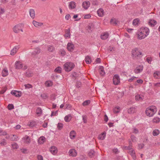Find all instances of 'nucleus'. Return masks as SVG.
Segmentation results:
<instances>
[{"mask_svg":"<svg viewBox=\"0 0 160 160\" xmlns=\"http://www.w3.org/2000/svg\"><path fill=\"white\" fill-rule=\"evenodd\" d=\"M149 33V28L146 27H142L138 32V38L140 39L145 38L148 35Z\"/></svg>","mask_w":160,"mask_h":160,"instance_id":"1","label":"nucleus"},{"mask_svg":"<svg viewBox=\"0 0 160 160\" xmlns=\"http://www.w3.org/2000/svg\"><path fill=\"white\" fill-rule=\"evenodd\" d=\"M157 111L156 107L154 106H152L146 109V113L148 116L152 117L156 113Z\"/></svg>","mask_w":160,"mask_h":160,"instance_id":"2","label":"nucleus"},{"mask_svg":"<svg viewBox=\"0 0 160 160\" xmlns=\"http://www.w3.org/2000/svg\"><path fill=\"white\" fill-rule=\"evenodd\" d=\"M74 64L72 62H67L65 63L63 65L65 71L69 72L71 71L75 67Z\"/></svg>","mask_w":160,"mask_h":160,"instance_id":"3","label":"nucleus"},{"mask_svg":"<svg viewBox=\"0 0 160 160\" xmlns=\"http://www.w3.org/2000/svg\"><path fill=\"white\" fill-rule=\"evenodd\" d=\"M132 56L133 58H138L141 57L142 53L139 49L137 48H133L132 51Z\"/></svg>","mask_w":160,"mask_h":160,"instance_id":"4","label":"nucleus"},{"mask_svg":"<svg viewBox=\"0 0 160 160\" xmlns=\"http://www.w3.org/2000/svg\"><path fill=\"white\" fill-rule=\"evenodd\" d=\"M23 26V25L22 23H20L15 25L13 29L14 32L16 33L19 32L20 31L22 32H23L22 30Z\"/></svg>","mask_w":160,"mask_h":160,"instance_id":"5","label":"nucleus"},{"mask_svg":"<svg viewBox=\"0 0 160 160\" xmlns=\"http://www.w3.org/2000/svg\"><path fill=\"white\" fill-rule=\"evenodd\" d=\"M113 84L114 85H118L120 83V79L119 77L118 74L114 75L113 78Z\"/></svg>","mask_w":160,"mask_h":160,"instance_id":"6","label":"nucleus"},{"mask_svg":"<svg viewBox=\"0 0 160 160\" xmlns=\"http://www.w3.org/2000/svg\"><path fill=\"white\" fill-rule=\"evenodd\" d=\"M143 68V66L142 65H138L134 69V72L137 74L140 73L142 72Z\"/></svg>","mask_w":160,"mask_h":160,"instance_id":"7","label":"nucleus"},{"mask_svg":"<svg viewBox=\"0 0 160 160\" xmlns=\"http://www.w3.org/2000/svg\"><path fill=\"white\" fill-rule=\"evenodd\" d=\"M23 64L19 61H17L15 64V68L16 69H20L22 68Z\"/></svg>","mask_w":160,"mask_h":160,"instance_id":"8","label":"nucleus"},{"mask_svg":"<svg viewBox=\"0 0 160 160\" xmlns=\"http://www.w3.org/2000/svg\"><path fill=\"white\" fill-rule=\"evenodd\" d=\"M68 50L70 52H72L74 49L75 46L72 42H68L67 45Z\"/></svg>","mask_w":160,"mask_h":160,"instance_id":"9","label":"nucleus"},{"mask_svg":"<svg viewBox=\"0 0 160 160\" xmlns=\"http://www.w3.org/2000/svg\"><path fill=\"white\" fill-rule=\"evenodd\" d=\"M11 93L17 97H20L22 95L21 92L19 91H12L11 92Z\"/></svg>","mask_w":160,"mask_h":160,"instance_id":"10","label":"nucleus"},{"mask_svg":"<svg viewBox=\"0 0 160 160\" xmlns=\"http://www.w3.org/2000/svg\"><path fill=\"white\" fill-rule=\"evenodd\" d=\"M41 51V49L37 47L34 49L33 51L31 53V55L35 56L39 54Z\"/></svg>","mask_w":160,"mask_h":160,"instance_id":"11","label":"nucleus"},{"mask_svg":"<svg viewBox=\"0 0 160 160\" xmlns=\"http://www.w3.org/2000/svg\"><path fill=\"white\" fill-rule=\"evenodd\" d=\"M70 29L69 28L68 29H66L65 30V34L64 36L66 38H70L71 37V34L70 33Z\"/></svg>","mask_w":160,"mask_h":160,"instance_id":"12","label":"nucleus"},{"mask_svg":"<svg viewBox=\"0 0 160 160\" xmlns=\"http://www.w3.org/2000/svg\"><path fill=\"white\" fill-rule=\"evenodd\" d=\"M68 153L70 156L72 157H75L77 155V152L76 151L73 149H70Z\"/></svg>","mask_w":160,"mask_h":160,"instance_id":"13","label":"nucleus"},{"mask_svg":"<svg viewBox=\"0 0 160 160\" xmlns=\"http://www.w3.org/2000/svg\"><path fill=\"white\" fill-rule=\"evenodd\" d=\"M22 139L23 140L24 142L26 143L29 144L30 143V139L27 135H26Z\"/></svg>","mask_w":160,"mask_h":160,"instance_id":"14","label":"nucleus"},{"mask_svg":"<svg viewBox=\"0 0 160 160\" xmlns=\"http://www.w3.org/2000/svg\"><path fill=\"white\" fill-rule=\"evenodd\" d=\"M50 151L52 154L55 155L57 153L58 150L56 147L52 146L50 149Z\"/></svg>","mask_w":160,"mask_h":160,"instance_id":"15","label":"nucleus"},{"mask_svg":"<svg viewBox=\"0 0 160 160\" xmlns=\"http://www.w3.org/2000/svg\"><path fill=\"white\" fill-rule=\"evenodd\" d=\"M19 48V46H15L11 51V55H14Z\"/></svg>","mask_w":160,"mask_h":160,"instance_id":"16","label":"nucleus"},{"mask_svg":"<svg viewBox=\"0 0 160 160\" xmlns=\"http://www.w3.org/2000/svg\"><path fill=\"white\" fill-rule=\"evenodd\" d=\"M68 7L69 9H73L76 7V3L73 1H71L70 2Z\"/></svg>","mask_w":160,"mask_h":160,"instance_id":"17","label":"nucleus"},{"mask_svg":"<svg viewBox=\"0 0 160 160\" xmlns=\"http://www.w3.org/2000/svg\"><path fill=\"white\" fill-rule=\"evenodd\" d=\"M90 3L89 1H85L83 2L82 6L85 9H87L89 7Z\"/></svg>","mask_w":160,"mask_h":160,"instance_id":"18","label":"nucleus"},{"mask_svg":"<svg viewBox=\"0 0 160 160\" xmlns=\"http://www.w3.org/2000/svg\"><path fill=\"white\" fill-rule=\"evenodd\" d=\"M136 111V108L134 107H132L128 109V112L129 114H132L135 112Z\"/></svg>","mask_w":160,"mask_h":160,"instance_id":"19","label":"nucleus"},{"mask_svg":"<svg viewBox=\"0 0 160 160\" xmlns=\"http://www.w3.org/2000/svg\"><path fill=\"white\" fill-rule=\"evenodd\" d=\"M106 135V132H104L98 136V138L100 140H103L105 139Z\"/></svg>","mask_w":160,"mask_h":160,"instance_id":"20","label":"nucleus"},{"mask_svg":"<svg viewBox=\"0 0 160 160\" xmlns=\"http://www.w3.org/2000/svg\"><path fill=\"white\" fill-rule=\"evenodd\" d=\"M45 138L44 137L42 136L39 138L38 142L40 144H42L45 142Z\"/></svg>","mask_w":160,"mask_h":160,"instance_id":"21","label":"nucleus"},{"mask_svg":"<svg viewBox=\"0 0 160 160\" xmlns=\"http://www.w3.org/2000/svg\"><path fill=\"white\" fill-rule=\"evenodd\" d=\"M32 23L33 25L36 27H41L43 25L42 23L38 22L35 21H33Z\"/></svg>","mask_w":160,"mask_h":160,"instance_id":"22","label":"nucleus"},{"mask_svg":"<svg viewBox=\"0 0 160 160\" xmlns=\"http://www.w3.org/2000/svg\"><path fill=\"white\" fill-rule=\"evenodd\" d=\"M8 75V71L6 68H4L2 72V75L3 77L7 76Z\"/></svg>","mask_w":160,"mask_h":160,"instance_id":"23","label":"nucleus"},{"mask_svg":"<svg viewBox=\"0 0 160 160\" xmlns=\"http://www.w3.org/2000/svg\"><path fill=\"white\" fill-rule=\"evenodd\" d=\"M85 60L87 64H89L91 62V58L88 55L86 57Z\"/></svg>","mask_w":160,"mask_h":160,"instance_id":"24","label":"nucleus"},{"mask_svg":"<svg viewBox=\"0 0 160 160\" xmlns=\"http://www.w3.org/2000/svg\"><path fill=\"white\" fill-rule=\"evenodd\" d=\"M99 69H100L99 72L100 75L102 76L104 75L105 73L104 71L103 67L102 66H100L99 67Z\"/></svg>","mask_w":160,"mask_h":160,"instance_id":"25","label":"nucleus"},{"mask_svg":"<svg viewBox=\"0 0 160 160\" xmlns=\"http://www.w3.org/2000/svg\"><path fill=\"white\" fill-rule=\"evenodd\" d=\"M76 133L75 131L72 130L69 133V136L71 139H73L76 136Z\"/></svg>","mask_w":160,"mask_h":160,"instance_id":"26","label":"nucleus"},{"mask_svg":"<svg viewBox=\"0 0 160 160\" xmlns=\"http://www.w3.org/2000/svg\"><path fill=\"white\" fill-rule=\"evenodd\" d=\"M109 36V34L108 33H103L101 35V38L102 39L105 40L107 39Z\"/></svg>","mask_w":160,"mask_h":160,"instance_id":"27","label":"nucleus"},{"mask_svg":"<svg viewBox=\"0 0 160 160\" xmlns=\"http://www.w3.org/2000/svg\"><path fill=\"white\" fill-rule=\"evenodd\" d=\"M153 76L156 78H159L160 77V72L159 71L155 72L153 73Z\"/></svg>","mask_w":160,"mask_h":160,"instance_id":"28","label":"nucleus"},{"mask_svg":"<svg viewBox=\"0 0 160 160\" xmlns=\"http://www.w3.org/2000/svg\"><path fill=\"white\" fill-rule=\"evenodd\" d=\"M97 13L99 16L102 17L103 15V10L102 9L100 8L98 10Z\"/></svg>","mask_w":160,"mask_h":160,"instance_id":"29","label":"nucleus"},{"mask_svg":"<svg viewBox=\"0 0 160 160\" xmlns=\"http://www.w3.org/2000/svg\"><path fill=\"white\" fill-rule=\"evenodd\" d=\"M130 154L132 156L133 159L134 160H136V156L135 155V152L134 150H132L130 152Z\"/></svg>","mask_w":160,"mask_h":160,"instance_id":"30","label":"nucleus"},{"mask_svg":"<svg viewBox=\"0 0 160 160\" xmlns=\"http://www.w3.org/2000/svg\"><path fill=\"white\" fill-rule=\"evenodd\" d=\"M29 14L30 16L33 18L35 17V11L33 9H30L29 10Z\"/></svg>","mask_w":160,"mask_h":160,"instance_id":"31","label":"nucleus"},{"mask_svg":"<svg viewBox=\"0 0 160 160\" xmlns=\"http://www.w3.org/2000/svg\"><path fill=\"white\" fill-rule=\"evenodd\" d=\"M95 152L93 150H91L89 151L88 153V155L90 158L93 157L95 155Z\"/></svg>","mask_w":160,"mask_h":160,"instance_id":"32","label":"nucleus"},{"mask_svg":"<svg viewBox=\"0 0 160 160\" xmlns=\"http://www.w3.org/2000/svg\"><path fill=\"white\" fill-rule=\"evenodd\" d=\"M157 22L156 21L154 20H151L149 22V24L151 25V26H154L155 25H156L157 24Z\"/></svg>","mask_w":160,"mask_h":160,"instance_id":"33","label":"nucleus"},{"mask_svg":"<svg viewBox=\"0 0 160 160\" xmlns=\"http://www.w3.org/2000/svg\"><path fill=\"white\" fill-rule=\"evenodd\" d=\"M62 68L60 67H58L54 70V72L58 73H61Z\"/></svg>","mask_w":160,"mask_h":160,"instance_id":"34","label":"nucleus"},{"mask_svg":"<svg viewBox=\"0 0 160 160\" xmlns=\"http://www.w3.org/2000/svg\"><path fill=\"white\" fill-rule=\"evenodd\" d=\"M143 96H140V95H137L135 96V98L136 100L141 101L142 100L143 98Z\"/></svg>","mask_w":160,"mask_h":160,"instance_id":"35","label":"nucleus"},{"mask_svg":"<svg viewBox=\"0 0 160 160\" xmlns=\"http://www.w3.org/2000/svg\"><path fill=\"white\" fill-rule=\"evenodd\" d=\"M120 110V107H115L113 109V111L114 113H117L119 112Z\"/></svg>","mask_w":160,"mask_h":160,"instance_id":"36","label":"nucleus"},{"mask_svg":"<svg viewBox=\"0 0 160 160\" xmlns=\"http://www.w3.org/2000/svg\"><path fill=\"white\" fill-rule=\"evenodd\" d=\"M139 21V20L138 18H136L134 19L132 22L133 25L134 26L138 25Z\"/></svg>","mask_w":160,"mask_h":160,"instance_id":"37","label":"nucleus"},{"mask_svg":"<svg viewBox=\"0 0 160 160\" xmlns=\"http://www.w3.org/2000/svg\"><path fill=\"white\" fill-rule=\"evenodd\" d=\"M12 148L13 149H17L19 148V146L16 142H14L11 145Z\"/></svg>","mask_w":160,"mask_h":160,"instance_id":"38","label":"nucleus"},{"mask_svg":"<svg viewBox=\"0 0 160 160\" xmlns=\"http://www.w3.org/2000/svg\"><path fill=\"white\" fill-rule=\"evenodd\" d=\"M159 133V131L158 129H155L152 132V135L154 136H156Z\"/></svg>","mask_w":160,"mask_h":160,"instance_id":"39","label":"nucleus"},{"mask_svg":"<svg viewBox=\"0 0 160 160\" xmlns=\"http://www.w3.org/2000/svg\"><path fill=\"white\" fill-rule=\"evenodd\" d=\"M55 50L54 47L52 46H48V51L49 52H53Z\"/></svg>","mask_w":160,"mask_h":160,"instance_id":"40","label":"nucleus"},{"mask_svg":"<svg viewBox=\"0 0 160 160\" xmlns=\"http://www.w3.org/2000/svg\"><path fill=\"white\" fill-rule=\"evenodd\" d=\"M36 113L37 114H41L42 113V110L40 107H38L36 110Z\"/></svg>","mask_w":160,"mask_h":160,"instance_id":"41","label":"nucleus"},{"mask_svg":"<svg viewBox=\"0 0 160 160\" xmlns=\"http://www.w3.org/2000/svg\"><path fill=\"white\" fill-rule=\"evenodd\" d=\"M160 122V118L157 117L154 118L153 119V122L154 123H158Z\"/></svg>","mask_w":160,"mask_h":160,"instance_id":"42","label":"nucleus"},{"mask_svg":"<svg viewBox=\"0 0 160 160\" xmlns=\"http://www.w3.org/2000/svg\"><path fill=\"white\" fill-rule=\"evenodd\" d=\"M45 85L47 87H49L52 85V82L51 81H47L45 82Z\"/></svg>","mask_w":160,"mask_h":160,"instance_id":"43","label":"nucleus"},{"mask_svg":"<svg viewBox=\"0 0 160 160\" xmlns=\"http://www.w3.org/2000/svg\"><path fill=\"white\" fill-rule=\"evenodd\" d=\"M131 139L133 142H137V138L134 135H132L131 136Z\"/></svg>","mask_w":160,"mask_h":160,"instance_id":"44","label":"nucleus"},{"mask_svg":"<svg viewBox=\"0 0 160 160\" xmlns=\"http://www.w3.org/2000/svg\"><path fill=\"white\" fill-rule=\"evenodd\" d=\"M18 137L15 135H13L12 137L11 138L12 141H17L18 140Z\"/></svg>","mask_w":160,"mask_h":160,"instance_id":"45","label":"nucleus"},{"mask_svg":"<svg viewBox=\"0 0 160 160\" xmlns=\"http://www.w3.org/2000/svg\"><path fill=\"white\" fill-rule=\"evenodd\" d=\"M78 75L77 74V73L76 72H73L72 74V78L74 79H75L77 78L78 77Z\"/></svg>","mask_w":160,"mask_h":160,"instance_id":"46","label":"nucleus"},{"mask_svg":"<svg viewBox=\"0 0 160 160\" xmlns=\"http://www.w3.org/2000/svg\"><path fill=\"white\" fill-rule=\"evenodd\" d=\"M90 102V100H87L84 101L82 103V105L85 106L88 105Z\"/></svg>","mask_w":160,"mask_h":160,"instance_id":"47","label":"nucleus"},{"mask_svg":"<svg viewBox=\"0 0 160 160\" xmlns=\"http://www.w3.org/2000/svg\"><path fill=\"white\" fill-rule=\"evenodd\" d=\"M87 30L89 32H92L93 30V26L92 24H89L88 25Z\"/></svg>","mask_w":160,"mask_h":160,"instance_id":"48","label":"nucleus"},{"mask_svg":"<svg viewBox=\"0 0 160 160\" xmlns=\"http://www.w3.org/2000/svg\"><path fill=\"white\" fill-rule=\"evenodd\" d=\"M110 22L112 24L116 25L117 24V21L115 19H111Z\"/></svg>","mask_w":160,"mask_h":160,"instance_id":"49","label":"nucleus"},{"mask_svg":"<svg viewBox=\"0 0 160 160\" xmlns=\"http://www.w3.org/2000/svg\"><path fill=\"white\" fill-rule=\"evenodd\" d=\"M71 117V115L70 114H68L67 116H66L64 118L65 121L66 122H69L70 120L69 119V117Z\"/></svg>","mask_w":160,"mask_h":160,"instance_id":"50","label":"nucleus"},{"mask_svg":"<svg viewBox=\"0 0 160 160\" xmlns=\"http://www.w3.org/2000/svg\"><path fill=\"white\" fill-rule=\"evenodd\" d=\"M63 127V124L61 123H59L57 126V128L59 130L62 129Z\"/></svg>","mask_w":160,"mask_h":160,"instance_id":"51","label":"nucleus"},{"mask_svg":"<svg viewBox=\"0 0 160 160\" xmlns=\"http://www.w3.org/2000/svg\"><path fill=\"white\" fill-rule=\"evenodd\" d=\"M14 108V107L13 104H9L8 106V108L9 110L13 109Z\"/></svg>","mask_w":160,"mask_h":160,"instance_id":"52","label":"nucleus"},{"mask_svg":"<svg viewBox=\"0 0 160 160\" xmlns=\"http://www.w3.org/2000/svg\"><path fill=\"white\" fill-rule=\"evenodd\" d=\"M59 53L62 56H64L66 54V52L64 49H61L59 51Z\"/></svg>","mask_w":160,"mask_h":160,"instance_id":"53","label":"nucleus"},{"mask_svg":"<svg viewBox=\"0 0 160 160\" xmlns=\"http://www.w3.org/2000/svg\"><path fill=\"white\" fill-rule=\"evenodd\" d=\"M58 110L56 111L55 112H52L51 116L52 117L57 116L58 114Z\"/></svg>","mask_w":160,"mask_h":160,"instance_id":"54","label":"nucleus"},{"mask_svg":"<svg viewBox=\"0 0 160 160\" xmlns=\"http://www.w3.org/2000/svg\"><path fill=\"white\" fill-rule=\"evenodd\" d=\"M35 125L36 123L35 122L32 121L30 122L29 124V126L30 127H33Z\"/></svg>","mask_w":160,"mask_h":160,"instance_id":"55","label":"nucleus"},{"mask_svg":"<svg viewBox=\"0 0 160 160\" xmlns=\"http://www.w3.org/2000/svg\"><path fill=\"white\" fill-rule=\"evenodd\" d=\"M24 86L25 87V88L27 89H29L30 88H32V85L29 84H25L24 85Z\"/></svg>","mask_w":160,"mask_h":160,"instance_id":"56","label":"nucleus"},{"mask_svg":"<svg viewBox=\"0 0 160 160\" xmlns=\"http://www.w3.org/2000/svg\"><path fill=\"white\" fill-rule=\"evenodd\" d=\"M152 58L151 57H148L146 58V61L149 64H151V62L152 61Z\"/></svg>","mask_w":160,"mask_h":160,"instance_id":"57","label":"nucleus"},{"mask_svg":"<svg viewBox=\"0 0 160 160\" xmlns=\"http://www.w3.org/2000/svg\"><path fill=\"white\" fill-rule=\"evenodd\" d=\"M41 96L43 99H46L48 98V96L45 93L42 94L41 95Z\"/></svg>","mask_w":160,"mask_h":160,"instance_id":"58","label":"nucleus"},{"mask_svg":"<svg viewBox=\"0 0 160 160\" xmlns=\"http://www.w3.org/2000/svg\"><path fill=\"white\" fill-rule=\"evenodd\" d=\"M32 74V73H31L30 72L28 71L26 72L25 75L27 77H29L31 76Z\"/></svg>","mask_w":160,"mask_h":160,"instance_id":"59","label":"nucleus"},{"mask_svg":"<svg viewBox=\"0 0 160 160\" xmlns=\"http://www.w3.org/2000/svg\"><path fill=\"white\" fill-rule=\"evenodd\" d=\"M132 132L135 134L138 133L139 132L138 130L136 128H133Z\"/></svg>","mask_w":160,"mask_h":160,"instance_id":"60","label":"nucleus"},{"mask_svg":"<svg viewBox=\"0 0 160 160\" xmlns=\"http://www.w3.org/2000/svg\"><path fill=\"white\" fill-rule=\"evenodd\" d=\"M7 88L6 87H4L3 89L0 92V94H3L7 90Z\"/></svg>","mask_w":160,"mask_h":160,"instance_id":"61","label":"nucleus"},{"mask_svg":"<svg viewBox=\"0 0 160 160\" xmlns=\"http://www.w3.org/2000/svg\"><path fill=\"white\" fill-rule=\"evenodd\" d=\"M144 147V144L143 143H140L138 145V148L140 149H142Z\"/></svg>","mask_w":160,"mask_h":160,"instance_id":"62","label":"nucleus"},{"mask_svg":"<svg viewBox=\"0 0 160 160\" xmlns=\"http://www.w3.org/2000/svg\"><path fill=\"white\" fill-rule=\"evenodd\" d=\"M82 120L84 123H86L87 122V118L86 116H82Z\"/></svg>","mask_w":160,"mask_h":160,"instance_id":"63","label":"nucleus"},{"mask_svg":"<svg viewBox=\"0 0 160 160\" xmlns=\"http://www.w3.org/2000/svg\"><path fill=\"white\" fill-rule=\"evenodd\" d=\"M92 4L94 5H98V3L97 0H93L92 2Z\"/></svg>","mask_w":160,"mask_h":160,"instance_id":"64","label":"nucleus"}]
</instances>
